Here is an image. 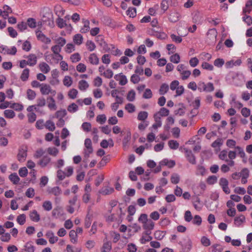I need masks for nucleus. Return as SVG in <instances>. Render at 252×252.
Listing matches in <instances>:
<instances>
[{
  "label": "nucleus",
  "mask_w": 252,
  "mask_h": 252,
  "mask_svg": "<svg viewBox=\"0 0 252 252\" xmlns=\"http://www.w3.org/2000/svg\"><path fill=\"white\" fill-rule=\"evenodd\" d=\"M169 89V86L167 84H163L159 89V92L160 94H163L167 92Z\"/></svg>",
  "instance_id": "a18cd8bd"
},
{
  "label": "nucleus",
  "mask_w": 252,
  "mask_h": 252,
  "mask_svg": "<svg viewBox=\"0 0 252 252\" xmlns=\"http://www.w3.org/2000/svg\"><path fill=\"white\" fill-rule=\"evenodd\" d=\"M168 145L171 149H177L179 146V143L175 140H171L168 141Z\"/></svg>",
  "instance_id": "e433bc0d"
},
{
  "label": "nucleus",
  "mask_w": 252,
  "mask_h": 252,
  "mask_svg": "<svg viewBox=\"0 0 252 252\" xmlns=\"http://www.w3.org/2000/svg\"><path fill=\"white\" fill-rule=\"evenodd\" d=\"M0 52L4 54L14 55L17 52V49L15 46L12 47L11 49L7 47H0Z\"/></svg>",
  "instance_id": "0eeeda50"
},
{
  "label": "nucleus",
  "mask_w": 252,
  "mask_h": 252,
  "mask_svg": "<svg viewBox=\"0 0 252 252\" xmlns=\"http://www.w3.org/2000/svg\"><path fill=\"white\" fill-rule=\"evenodd\" d=\"M28 65L33 66L36 63L37 59L35 55L33 54H31L28 57Z\"/></svg>",
  "instance_id": "412c9836"
},
{
  "label": "nucleus",
  "mask_w": 252,
  "mask_h": 252,
  "mask_svg": "<svg viewBox=\"0 0 252 252\" xmlns=\"http://www.w3.org/2000/svg\"><path fill=\"white\" fill-rule=\"evenodd\" d=\"M47 151L49 155L54 157H56L59 153V150L55 147H49Z\"/></svg>",
  "instance_id": "c9c22d12"
},
{
  "label": "nucleus",
  "mask_w": 252,
  "mask_h": 252,
  "mask_svg": "<svg viewBox=\"0 0 252 252\" xmlns=\"http://www.w3.org/2000/svg\"><path fill=\"white\" fill-rule=\"evenodd\" d=\"M36 35L38 40L46 44H49L51 42V39L46 37L40 31L36 32Z\"/></svg>",
  "instance_id": "6e6552de"
},
{
  "label": "nucleus",
  "mask_w": 252,
  "mask_h": 252,
  "mask_svg": "<svg viewBox=\"0 0 252 252\" xmlns=\"http://www.w3.org/2000/svg\"><path fill=\"white\" fill-rule=\"evenodd\" d=\"M106 120V117L104 114L99 115L96 117V121L101 124H104Z\"/></svg>",
  "instance_id": "13d9d810"
},
{
  "label": "nucleus",
  "mask_w": 252,
  "mask_h": 252,
  "mask_svg": "<svg viewBox=\"0 0 252 252\" xmlns=\"http://www.w3.org/2000/svg\"><path fill=\"white\" fill-rule=\"evenodd\" d=\"M220 185L222 187L223 191L226 194L230 193V189L228 188V181L225 178H221L220 180Z\"/></svg>",
  "instance_id": "39448f33"
},
{
  "label": "nucleus",
  "mask_w": 252,
  "mask_h": 252,
  "mask_svg": "<svg viewBox=\"0 0 252 252\" xmlns=\"http://www.w3.org/2000/svg\"><path fill=\"white\" fill-rule=\"evenodd\" d=\"M42 207L45 210L49 211L52 209V203L50 201H45L43 203Z\"/></svg>",
  "instance_id": "ea45409f"
},
{
  "label": "nucleus",
  "mask_w": 252,
  "mask_h": 252,
  "mask_svg": "<svg viewBox=\"0 0 252 252\" xmlns=\"http://www.w3.org/2000/svg\"><path fill=\"white\" fill-rule=\"evenodd\" d=\"M217 181V177L215 175L209 176L207 180L208 184L213 185L216 183Z\"/></svg>",
  "instance_id": "338daca9"
},
{
  "label": "nucleus",
  "mask_w": 252,
  "mask_h": 252,
  "mask_svg": "<svg viewBox=\"0 0 252 252\" xmlns=\"http://www.w3.org/2000/svg\"><path fill=\"white\" fill-rule=\"evenodd\" d=\"M4 115L7 118L12 119L15 117V113L13 110L7 109L4 111Z\"/></svg>",
  "instance_id": "473e14b6"
},
{
  "label": "nucleus",
  "mask_w": 252,
  "mask_h": 252,
  "mask_svg": "<svg viewBox=\"0 0 252 252\" xmlns=\"http://www.w3.org/2000/svg\"><path fill=\"white\" fill-rule=\"evenodd\" d=\"M135 93L133 90H131L127 94L126 98L129 101H133L135 99Z\"/></svg>",
  "instance_id": "37998d69"
},
{
  "label": "nucleus",
  "mask_w": 252,
  "mask_h": 252,
  "mask_svg": "<svg viewBox=\"0 0 252 252\" xmlns=\"http://www.w3.org/2000/svg\"><path fill=\"white\" fill-rule=\"evenodd\" d=\"M27 116L28 118V122L30 123H33L36 120V115L33 112L28 114Z\"/></svg>",
  "instance_id": "bf43d9fd"
},
{
  "label": "nucleus",
  "mask_w": 252,
  "mask_h": 252,
  "mask_svg": "<svg viewBox=\"0 0 252 252\" xmlns=\"http://www.w3.org/2000/svg\"><path fill=\"white\" fill-rule=\"evenodd\" d=\"M201 244L207 247L211 245L210 240L205 236H203L201 239Z\"/></svg>",
  "instance_id": "69168bd1"
},
{
  "label": "nucleus",
  "mask_w": 252,
  "mask_h": 252,
  "mask_svg": "<svg viewBox=\"0 0 252 252\" xmlns=\"http://www.w3.org/2000/svg\"><path fill=\"white\" fill-rule=\"evenodd\" d=\"M9 178L10 180L14 184H18L20 178L16 173H12L10 174L9 176Z\"/></svg>",
  "instance_id": "393cba45"
},
{
  "label": "nucleus",
  "mask_w": 252,
  "mask_h": 252,
  "mask_svg": "<svg viewBox=\"0 0 252 252\" xmlns=\"http://www.w3.org/2000/svg\"><path fill=\"white\" fill-rule=\"evenodd\" d=\"M50 161L51 158L49 157L46 156L43 157L42 158L38 161V164L41 167H44L47 165Z\"/></svg>",
  "instance_id": "f8f14e48"
},
{
  "label": "nucleus",
  "mask_w": 252,
  "mask_h": 252,
  "mask_svg": "<svg viewBox=\"0 0 252 252\" xmlns=\"http://www.w3.org/2000/svg\"><path fill=\"white\" fill-rule=\"evenodd\" d=\"M41 20L43 24H45L50 27L54 26L53 15L51 9L47 8L44 10V14Z\"/></svg>",
  "instance_id": "f257e3e1"
},
{
  "label": "nucleus",
  "mask_w": 252,
  "mask_h": 252,
  "mask_svg": "<svg viewBox=\"0 0 252 252\" xmlns=\"http://www.w3.org/2000/svg\"><path fill=\"white\" fill-rule=\"evenodd\" d=\"M85 146L87 149V151L85 152V156L89 157L90 154H92L93 152V149L92 146V141L90 139L87 138L85 140Z\"/></svg>",
  "instance_id": "1a4fd4ad"
},
{
  "label": "nucleus",
  "mask_w": 252,
  "mask_h": 252,
  "mask_svg": "<svg viewBox=\"0 0 252 252\" xmlns=\"http://www.w3.org/2000/svg\"><path fill=\"white\" fill-rule=\"evenodd\" d=\"M17 221L19 224H24L26 221V215L25 214L20 215L17 217Z\"/></svg>",
  "instance_id": "3c124183"
},
{
  "label": "nucleus",
  "mask_w": 252,
  "mask_h": 252,
  "mask_svg": "<svg viewBox=\"0 0 252 252\" xmlns=\"http://www.w3.org/2000/svg\"><path fill=\"white\" fill-rule=\"evenodd\" d=\"M25 248V251L27 252H34V247L29 243L26 244Z\"/></svg>",
  "instance_id": "774afa93"
},
{
  "label": "nucleus",
  "mask_w": 252,
  "mask_h": 252,
  "mask_svg": "<svg viewBox=\"0 0 252 252\" xmlns=\"http://www.w3.org/2000/svg\"><path fill=\"white\" fill-rule=\"evenodd\" d=\"M153 96L151 90L149 89H146L143 94V97L146 99H149Z\"/></svg>",
  "instance_id": "603ef678"
},
{
  "label": "nucleus",
  "mask_w": 252,
  "mask_h": 252,
  "mask_svg": "<svg viewBox=\"0 0 252 252\" xmlns=\"http://www.w3.org/2000/svg\"><path fill=\"white\" fill-rule=\"evenodd\" d=\"M114 191V189L113 188L104 187L99 190V192L102 195H106L111 194Z\"/></svg>",
  "instance_id": "2eb2a0df"
},
{
  "label": "nucleus",
  "mask_w": 252,
  "mask_h": 252,
  "mask_svg": "<svg viewBox=\"0 0 252 252\" xmlns=\"http://www.w3.org/2000/svg\"><path fill=\"white\" fill-rule=\"evenodd\" d=\"M127 15L130 17H134L136 15V9L135 8L130 7L126 11Z\"/></svg>",
  "instance_id": "09e8293b"
},
{
  "label": "nucleus",
  "mask_w": 252,
  "mask_h": 252,
  "mask_svg": "<svg viewBox=\"0 0 252 252\" xmlns=\"http://www.w3.org/2000/svg\"><path fill=\"white\" fill-rule=\"evenodd\" d=\"M171 1V0H162L161 2V8L164 12L168 9L169 3H170Z\"/></svg>",
  "instance_id": "7c9ffc66"
},
{
  "label": "nucleus",
  "mask_w": 252,
  "mask_h": 252,
  "mask_svg": "<svg viewBox=\"0 0 252 252\" xmlns=\"http://www.w3.org/2000/svg\"><path fill=\"white\" fill-rule=\"evenodd\" d=\"M82 22L84 24V26L81 29L80 32L82 33H86L87 32H88L89 31V30L90 29V26H89L90 22L88 20L83 19Z\"/></svg>",
  "instance_id": "dca6fc26"
},
{
  "label": "nucleus",
  "mask_w": 252,
  "mask_h": 252,
  "mask_svg": "<svg viewBox=\"0 0 252 252\" xmlns=\"http://www.w3.org/2000/svg\"><path fill=\"white\" fill-rule=\"evenodd\" d=\"M186 157L188 159V160L192 164H195L196 163L195 158L194 155L192 154L191 150H189L186 148H184Z\"/></svg>",
  "instance_id": "423d86ee"
},
{
  "label": "nucleus",
  "mask_w": 252,
  "mask_h": 252,
  "mask_svg": "<svg viewBox=\"0 0 252 252\" xmlns=\"http://www.w3.org/2000/svg\"><path fill=\"white\" fill-rule=\"evenodd\" d=\"M79 89L81 91H84L89 87V84L86 81L82 80L78 83Z\"/></svg>",
  "instance_id": "cd10ccee"
},
{
  "label": "nucleus",
  "mask_w": 252,
  "mask_h": 252,
  "mask_svg": "<svg viewBox=\"0 0 252 252\" xmlns=\"http://www.w3.org/2000/svg\"><path fill=\"white\" fill-rule=\"evenodd\" d=\"M70 60L73 63L79 62L81 60L79 54L78 53L73 54L70 56Z\"/></svg>",
  "instance_id": "5fc2aeb1"
},
{
  "label": "nucleus",
  "mask_w": 252,
  "mask_h": 252,
  "mask_svg": "<svg viewBox=\"0 0 252 252\" xmlns=\"http://www.w3.org/2000/svg\"><path fill=\"white\" fill-rule=\"evenodd\" d=\"M170 60L174 63H178L180 61V57L178 54L176 53L170 57Z\"/></svg>",
  "instance_id": "4c0bfd02"
},
{
  "label": "nucleus",
  "mask_w": 252,
  "mask_h": 252,
  "mask_svg": "<svg viewBox=\"0 0 252 252\" xmlns=\"http://www.w3.org/2000/svg\"><path fill=\"white\" fill-rule=\"evenodd\" d=\"M27 25L31 28H34L36 26V22L33 18H29L27 22Z\"/></svg>",
  "instance_id": "8fccbe9b"
},
{
  "label": "nucleus",
  "mask_w": 252,
  "mask_h": 252,
  "mask_svg": "<svg viewBox=\"0 0 252 252\" xmlns=\"http://www.w3.org/2000/svg\"><path fill=\"white\" fill-rule=\"evenodd\" d=\"M235 149H236V150H237V151H238V154H239V155L240 156V157L241 158H244V159H243V161H244V162H246V161H246V159H245V158H246V157H245L246 155H245V152H244V151L243 149L242 148H241L240 147H239V146L236 147H235Z\"/></svg>",
  "instance_id": "79ce46f5"
},
{
  "label": "nucleus",
  "mask_w": 252,
  "mask_h": 252,
  "mask_svg": "<svg viewBox=\"0 0 252 252\" xmlns=\"http://www.w3.org/2000/svg\"><path fill=\"white\" fill-rule=\"evenodd\" d=\"M66 115V112L64 109L58 111L56 113V117L57 118L63 119Z\"/></svg>",
  "instance_id": "680f3d73"
},
{
  "label": "nucleus",
  "mask_w": 252,
  "mask_h": 252,
  "mask_svg": "<svg viewBox=\"0 0 252 252\" xmlns=\"http://www.w3.org/2000/svg\"><path fill=\"white\" fill-rule=\"evenodd\" d=\"M27 94L28 99L31 100L34 99L36 96L35 92L31 89L27 90Z\"/></svg>",
  "instance_id": "a19ab883"
},
{
  "label": "nucleus",
  "mask_w": 252,
  "mask_h": 252,
  "mask_svg": "<svg viewBox=\"0 0 252 252\" xmlns=\"http://www.w3.org/2000/svg\"><path fill=\"white\" fill-rule=\"evenodd\" d=\"M37 105L36 106L39 107H43L46 104V100L45 98L41 96L38 97L36 100Z\"/></svg>",
  "instance_id": "49530a36"
},
{
  "label": "nucleus",
  "mask_w": 252,
  "mask_h": 252,
  "mask_svg": "<svg viewBox=\"0 0 252 252\" xmlns=\"http://www.w3.org/2000/svg\"><path fill=\"white\" fill-rule=\"evenodd\" d=\"M143 228L146 230H152L154 227V222L151 220H148L147 222L143 224Z\"/></svg>",
  "instance_id": "bb28decb"
},
{
  "label": "nucleus",
  "mask_w": 252,
  "mask_h": 252,
  "mask_svg": "<svg viewBox=\"0 0 252 252\" xmlns=\"http://www.w3.org/2000/svg\"><path fill=\"white\" fill-rule=\"evenodd\" d=\"M180 16L181 15L178 12L173 11L170 12L168 19L171 22H176L179 21Z\"/></svg>",
  "instance_id": "9d476101"
},
{
  "label": "nucleus",
  "mask_w": 252,
  "mask_h": 252,
  "mask_svg": "<svg viewBox=\"0 0 252 252\" xmlns=\"http://www.w3.org/2000/svg\"><path fill=\"white\" fill-rule=\"evenodd\" d=\"M154 118L155 123L153 125L152 127L155 129H157L158 127H160L161 126L160 117L158 116V114H155L154 115Z\"/></svg>",
  "instance_id": "5701e85b"
},
{
  "label": "nucleus",
  "mask_w": 252,
  "mask_h": 252,
  "mask_svg": "<svg viewBox=\"0 0 252 252\" xmlns=\"http://www.w3.org/2000/svg\"><path fill=\"white\" fill-rule=\"evenodd\" d=\"M30 217L33 221L38 222L40 220L39 214L36 210H33L30 213Z\"/></svg>",
  "instance_id": "a211bd4d"
},
{
  "label": "nucleus",
  "mask_w": 252,
  "mask_h": 252,
  "mask_svg": "<svg viewBox=\"0 0 252 252\" xmlns=\"http://www.w3.org/2000/svg\"><path fill=\"white\" fill-rule=\"evenodd\" d=\"M227 152L226 150H222L221 151L219 154V158L223 160L227 161L228 159L227 158Z\"/></svg>",
  "instance_id": "e2e57ef3"
},
{
  "label": "nucleus",
  "mask_w": 252,
  "mask_h": 252,
  "mask_svg": "<svg viewBox=\"0 0 252 252\" xmlns=\"http://www.w3.org/2000/svg\"><path fill=\"white\" fill-rule=\"evenodd\" d=\"M245 217L244 215H241L239 217H236L234 219L235 224L238 226H239L242 223L245 222Z\"/></svg>",
  "instance_id": "b1692460"
},
{
  "label": "nucleus",
  "mask_w": 252,
  "mask_h": 252,
  "mask_svg": "<svg viewBox=\"0 0 252 252\" xmlns=\"http://www.w3.org/2000/svg\"><path fill=\"white\" fill-rule=\"evenodd\" d=\"M83 36L80 34H76L73 36V42L77 45H80L83 41Z\"/></svg>",
  "instance_id": "c85d7f7f"
},
{
  "label": "nucleus",
  "mask_w": 252,
  "mask_h": 252,
  "mask_svg": "<svg viewBox=\"0 0 252 252\" xmlns=\"http://www.w3.org/2000/svg\"><path fill=\"white\" fill-rule=\"evenodd\" d=\"M47 99L49 101V103L48 104V107L51 110H56L57 107L56 105L55 99L51 96L48 97Z\"/></svg>",
  "instance_id": "6ab92c4d"
},
{
  "label": "nucleus",
  "mask_w": 252,
  "mask_h": 252,
  "mask_svg": "<svg viewBox=\"0 0 252 252\" xmlns=\"http://www.w3.org/2000/svg\"><path fill=\"white\" fill-rule=\"evenodd\" d=\"M217 31L216 29H210L207 32L208 38L212 40H215L217 36Z\"/></svg>",
  "instance_id": "ddd939ff"
},
{
  "label": "nucleus",
  "mask_w": 252,
  "mask_h": 252,
  "mask_svg": "<svg viewBox=\"0 0 252 252\" xmlns=\"http://www.w3.org/2000/svg\"><path fill=\"white\" fill-rule=\"evenodd\" d=\"M78 94V91L76 89H72L68 93V96L71 99H74L76 97Z\"/></svg>",
  "instance_id": "de8ad7c7"
},
{
  "label": "nucleus",
  "mask_w": 252,
  "mask_h": 252,
  "mask_svg": "<svg viewBox=\"0 0 252 252\" xmlns=\"http://www.w3.org/2000/svg\"><path fill=\"white\" fill-rule=\"evenodd\" d=\"M148 114L146 111H140L137 116V119L139 121H145L148 117Z\"/></svg>",
  "instance_id": "72a5a7b5"
},
{
  "label": "nucleus",
  "mask_w": 252,
  "mask_h": 252,
  "mask_svg": "<svg viewBox=\"0 0 252 252\" xmlns=\"http://www.w3.org/2000/svg\"><path fill=\"white\" fill-rule=\"evenodd\" d=\"M63 56L60 54H53L48 56H46V59L48 62V60H50V63H58L59 61L62 60L63 59Z\"/></svg>",
  "instance_id": "7ed1b4c3"
},
{
  "label": "nucleus",
  "mask_w": 252,
  "mask_h": 252,
  "mask_svg": "<svg viewBox=\"0 0 252 252\" xmlns=\"http://www.w3.org/2000/svg\"><path fill=\"white\" fill-rule=\"evenodd\" d=\"M29 72L30 70L28 68H26L23 71L20 76V78L23 81L27 80L29 76Z\"/></svg>",
  "instance_id": "2f4dec72"
},
{
  "label": "nucleus",
  "mask_w": 252,
  "mask_h": 252,
  "mask_svg": "<svg viewBox=\"0 0 252 252\" xmlns=\"http://www.w3.org/2000/svg\"><path fill=\"white\" fill-rule=\"evenodd\" d=\"M46 236L49 238V242L51 244H54L58 240V237L55 236L54 233L51 231H48Z\"/></svg>",
  "instance_id": "4468645a"
},
{
  "label": "nucleus",
  "mask_w": 252,
  "mask_h": 252,
  "mask_svg": "<svg viewBox=\"0 0 252 252\" xmlns=\"http://www.w3.org/2000/svg\"><path fill=\"white\" fill-rule=\"evenodd\" d=\"M252 10V0H248L246 4L245 7L243 9V12L245 13H249Z\"/></svg>",
  "instance_id": "c756f323"
},
{
  "label": "nucleus",
  "mask_w": 252,
  "mask_h": 252,
  "mask_svg": "<svg viewBox=\"0 0 252 252\" xmlns=\"http://www.w3.org/2000/svg\"><path fill=\"white\" fill-rule=\"evenodd\" d=\"M40 71L44 73H47L50 70V67L49 65L45 63H40L39 65Z\"/></svg>",
  "instance_id": "4be33fe9"
},
{
  "label": "nucleus",
  "mask_w": 252,
  "mask_h": 252,
  "mask_svg": "<svg viewBox=\"0 0 252 252\" xmlns=\"http://www.w3.org/2000/svg\"><path fill=\"white\" fill-rule=\"evenodd\" d=\"M27 151L28 148L25 145L21 146L19 148L17 158L20 162L25 161L27 156Z\"/></svg>",
  "instance_id": "f03ea898"
},
{
  "label": "nucleus",
  "mask_w": 252,
  "mask_h": 252,
  "mask_svg": "<svg viewBox=\"0 0 252 252\" xmlns=\"http://www.w3.org/2000/svg\"><path fill=\"white\" fill-rule=\"evenodd\" d=\"M183 250L185 252H189L192 247V242L189 239H187L186 240V243L183 245Z\"/></svg>",
  "instance_id": "aec40b11"
},
{
  "label": "nucleus",
  "mask_w": 252,
  "mask_h": 252,
  "mask_svg": "<svg viewBox=\"0 0 252 252\" xmlns=\"http://www.w3.org/2000/svg\"><path fill=\"white\" fill-rule=\"evenodd\" d=\"M180 181V177L179 175L176 173H174L172 175L171 177V182L173 184H178Z\"/></svg>",
  "instance_id": "6e6d98bb"
},
{
  "label": "nucleus",
  "mask_w": 252,
  "mask_h": 252,
  "mask_svg": "<svg viewBox=\"0 0 252 252\" xmlns=\"http://www.w3.org/2000/svg\"><path fill=\"white\" fill-rule=\"evenodd\" d=\"M78 106L74 103H71L68 106L67 110L71 113H74L77 111Z\"/></svg>",
  "instance_id": "864d4df0"
},
{
  "label": "nucleus",
  "mask_w": 252,
  "mask_h": 252,
  "mask_svg": "<svg viewBox=\"0 0 252 252\" xmlns=\"http://www.w3.org/2000/svg\"><path fill=\"white\" fill-rule=\"evenodd\" d=\"M224 63V61L222 59L218 58L215 60L214 64L216 66L218 67H221Z\"/></svg>",
  "instance_id": "0e129e2a"
},
{
  "label": "nucleus",
  "mask_w": 252,
  "mask_h": 252,
  "mask_svg": "<svg viewBox=\"0 0 252 252\" xmlns=\"http://www.w3.org/2000/svg\"><path fill=\"white\" fill-rule=\"evenodd\" d=\"M89 62L92 64L97 65L99 63V59L94 53L91 54L88 58Z\"/></svg>",
  "instance_id": "f3484780"
},
{
  "label": "nucleus",
  "mask_w": 252,
  "mask_h": 252,
  "mask_svg": "<svg viewBox=\"0 0 252 252\" xmlns=\"http://www.w3.org/2000/svg\"><path fill=\"white\" fill-rule=\"evenodd\" d=\"M63 85L67 87H69L71 86L73 81L71 77L69 76H65L63 79Z\"/></svg>",
  "instance_id": "a878e982"
},
{
  "label": "nucleus",
  "mask_w": 252,
  "mask_h": 252,
  "mask_svg": "<svg viewBox=\"0 0 252 252\" xmlns=\"http://www.w3.org/2000/svg\"><path fill=\"white\" fill-rule=\"evenodd\" d=\"M110 158L108 156L104 157L102 160L98 164V167L104 166L106 163L109 161Z\"/></svg>",
  "instance_id": "c03bdc74"
},
{
  "label": "nucleus",
  "mask_w": 252,
  "mask_h": 252,
  "mask_svg": "<svg viewBox=\"0 0 252 252\" xmlns=\"http://www.w3.org/2000/svg\"><path fill=\"white\" fill-rule=\"evenodd\" d=\"M40 92L43 95H47L50 93L53 94V95H55L56 94L55 90H52L51 87L49 85L46 84H42L40 88Z\"/></svg>",
  "instance_id": "20e7f679"
},
{
  "label": "nucleus",
  "mask_w": 252,
  "mask_h": 252,
  "mask_svg": "<svg viewBox=\"0 0 252 252\" xmlns=\"http://www.w3.org/2000/svg\"><path fill=\"white\" fill-rule=\"evenodd\" d=\"M47 192L49 194H53L55 196H59L62 193V190L59 187L48 188Z\"/></svg>",
  "instance_id": "9b49d317"
},
{
  "label": "nucleus",
  "mask_w": 252,
  "mask_h": 252,
  "mask_svg": "<svg viewBox=\"0 0 252 252\" xmlns=\"http://www.w3.org/2000/svg\"><path fill=\"white\" fill-rule=\"evenodd\" d=\"M91 127L92 125L90 123L85 122L82 125V128L85 131H90L91 129Z\"/></svg>",
  "instance_id": "052dcab7"
},
{
  "label": "nucleus",
  "mask_w": 252,
  "mask_h": 252,
  "mask_svg": "<svg viewBox=\"0 0 252 252\" xmlns=\"http://www.w3.org/2000/svg\"><path fill=\"white\" fill-rule=\"evenodd\" d=\"M161 164L166 165L169 168H172L175 165V162L174 160L168 161L167 159H164L161 161Z\"/></svg>",
  "instance_id": "58836bf2"
},
{
  "label": "nucleus",
  "mask_w": 252,
  "mask_h": 252,
  "mask_svg": "<svg viewBox=\"0 0 252 252\" xmlns=\"http://www.w3.org/2000/svg\"><path fill=\"white\" fill-rule=\"evenodd\" d=\"M45 126L46 128L48 129L50 131H53L55 129L54 123L50 120L46 121Z\"/></svg>",
  "instance_id": "f704fd0d"
},
{
  "label": "nucleus",
  "mask_w": 252,
  "mask_h": 252,
  "mask_svg": "<svg viewBox=\"0 0 252 252\" xmlns=\"http://www.w3.org/2000/svg\"><path fill=\"white\" fill-rule=\"evenodd\" d=\"M86 46L87 47V49L90 51H92L94 50L95 48V45L94 43L91 40H88L86 42Z\"/></svg>",
  "instance_id": "4d7b16f0"
}]
</instances>
